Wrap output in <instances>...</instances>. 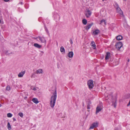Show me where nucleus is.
Wrapping results in <instances>:
<instances>
[{"label":"nucleus","mask_w":130,"mask_h":130,"mask_svg":"<svg viewBox=\"0 0 130 130\" xmlns=\"http://www.w3.org/2000/svg\"><path fill=\"white\" fill-rule=\"evenodd\" d=\"M57 98L56 89H55V92L52 96L51 97L50 104L52 107L53 108Z\"/></svg>","instance_id":"1"},{"label":"nucleus","mask_w":130,"mask_h":130,"mask_svg":"<svg viewBox=\"0 0 130 130\" xmlns=\"http://www.w3.org/2000/svg\"><path fill=\"white\" fill-rule=\"evenodd\" d=\"M87 85L89 89H92L94 86L93 81L92 80H89L87 82Z\"/></svg>","instance_id":"2"},{"label":"nucleus","mask_w":130,"mask_h":130,"mask_svg":"<svg viewBox=\"0 0 130 130\" xmlns=\"http://www.w3.org/2000/svg\"><path fill=\"white\" fill-rule=\"evenodd\" d=\"M92 13V12L89 9H86V11H85V14L87 18H89L91 16Z\"/></svg>","instance_id":"3"},{"label":"nucleus","mask_w":130,"mask_h":130,"mask_svg":"<svg viewBox=\"0 0 130 130\" xmlns=\"http://www.w3.org/2000/svg\"><path fill=\"white\" fill-rule=\"evenodd\" d=\"M115 46L116 48L119 50L121 48L122 46V44L121 42L119 41L117 43Z\"/></svg>","instance_id":"4"},{"label":"nucleus","mask_w":130,"mask_h":130,"mask_svg":"<svg viewBox=\"0 0 130 130\" xmlns=\"http://www.w3.org/2000/svg\"><path fill=\"white\" fill-rule=\"evenodd\" d=\"M103 109L102 105H99L97 106L96 108V113L101 111Z\"/></svg>","instance_id":"5"},{"label":"nucleus","mask_w":130,"mask_h":130,"mask_svg":"<svg viewBox=\"0 0 130 130\" xmlns=\"http://www.w3.org/2000/svg\"><path fill=\"white\" fill-rule=\"evenodd\" d=\"M99 123L97 122L93 123L90 126L89 129H93L94 127H97L98 126Z\"/></svg>","instance_id":"6"},{"label":"nucleus","mask_w":130,"mask_h":130,"mask_svg":"<svg viewBox=\"0 0 130 130\" xmlns=\"http://www.w3.org/2000/svg\"><path fill=\"white\" fill-rule=\"evenodd\" d=\"M37 38H39V40L42 43H45L46 42V40H45L44 37H41L39 36L37 37Z\"/></svg>","instance_id":"7"},{"label":"nucleus","mask_w":130,"mask_h":130,"mask_svg":"<svg viewBox=\"0 0 130 130\" xmlns=\"http://www.w3.org/2000/svg\"><path fill=\"white\" fill-rule=\"evenodd\" d=\"M93 25V23H92L89 24H88L86 26L84 27V28H85V29L88 30L89 29L91 28V27Z\"/></svg>","instance_id":"8"},{"label":"nucleus","mask_w":130,"mask_h":130,"mask_svg":"<svg viewBox=\"0 0 130 130\" xmlns=\"http://www.w3.org/2000/svg\"><path fill=\"white\" fill-rule=\"evenodd\" d=\"M110 56V53L109 52H107L106 53L105 55V59L106 60H107L109 59Z\"/></svg>","instance_id":"9"},{"label":"nucleus","mask_w":130,"mask_h":130,"mask_svg":"<svg viewBox=\"0 0 130 130\" xmlns=\"http://www.w3.org/2000/svg\"><path fill=\"white\" fill-rule=\"evenodd\" d=\"M116 10L117 13H119L121 15H122L123 16V12L121 10L120 8L119 7H117L116 8Z\"/></svg>","instance_id":"10"},{"label":"nucleus","mask_w":130,"mask_h":130,"mask_svg":"<svg viewBox=\"0 0 130 130\" xmlns=\"http://www.w3.org/2000/svg\"><path fill=\"white\" fill-rule=\"evenodd\" d=\"M100 32V31L98 29H97L93 31V33L95 35H98Z\"/></svg>","instance_id":"11"},{"label":"nucleus","mask_w":130,"mask_h":130,"mask_svg":"<svg viewBox=\"0 0 130 130\" xmlns=\"http://www.w3.org/2000/svg\"><path fill=\"white\" fill-rule=\"evenodd\" d=\"M90 44L91 45L93 49H95L96 48V45H95V43L94 41H92L91 43Z\"/></svg>","instance_id":"12"},{"label":"nucleus","mask_w":130,"mask_h":130,"mask_svg":"<svg viewBox=\"0 0 130 130\" xmlns=\"http://www.w3.org/2000/svg\"><path fill=\"white\" fill-rule=\"evenodd\" d=\"M25 72V71H21V72H20L18 75V76L19 77H22L24 74Z\"/></svg>","instance_id":"13"},{"label":"nucleus","mask_w":130,"mask_h":130,"mask_svg":"<svg viewBox=\"0 0 130 130\" xmlns=\"http://www.w3.org/2000/svg\"><path fill=\"white\" fill-rule=\"evenodd\" d=\"M73 52H69L68 54V57L70 58H72L73 57Z\"/></svg>","instance_id":"14"},{"label":"nucleus","mask_w":130,"mask_h":130,"mask_svg":"<svg viewBox=\"0 0 130 130\" xmlns=\"http://www.w3.org/2000/svg\"><path fill=\"white\" fill-rule=\"evenodd\" d=\"M34 46L35 47L39 48H41L42 47V46L41 45H39V44L37 43H35L34 44Z\"/></svg>","instance_id":"15"},{"label":"nucleus","mask_w":130,"mask_h":130,"mask_svg":"<svg viewBox=\"0 0 130 130\" xmlns=\"http://www.w3.org/2000/svg\"><path fill=\"white\" fill-rule=\"evenodd\" d=\"M32 101L33 102L36 104H37L39 102L38 101L37 99L36 98H33L32 99Z\"/></svg>","instance_id":"16"},{"label":"nucleus","mask_w":130,"mask_h":130,"mask_svg":"<svg viewBox=\"0 0 130 130\" xmlns=\"http://www.w3.org/2000/svg\"><path fill=\"white\" fill-rule=\"evenodd\" d=\"M122 36L121 35H119L116 37L117 39L118 40H120L122 39Z\"/></svg>","instance_id":"17"},{"label":"nucleus","mask_w":130,"mask_h":130,"mask_svg":"<svg viewBox=\"0 0 130 130\" xmlns=\"http://www.w3.org/2000/svg\"><path fill=\"white\" fill-rule=\"evenodd\" d=\"M43 71L42 69H39L36 71L37 74H39L40 73H42Z\"/></svg>","instance_id":"18"},{"label":"nucleus","mask_w":130,"mask_h":130,"mask_svg":"<svg viewBox=\"0 0 130 130\" xmlns=\"http://www.w3.org/2000/svg\"><path fill=\"white\" fill-rule=\"evenodd\" d=\"M60 50L61 52L65 53V50L63 46H62L60 47Z\"/></svg>","instance_id":"19"},{"label":"nucleus","mask_w":130,"mask_h":130,"mask_svg":"<svg viewBox=\"0 0 130 130\" xmlns=\"http://www.w3.org/2000/svg\"><path fill=\"white\" fill-rule=\"evenodd\" d=\"M83 23L84 25H86L87 23V21L85 19H83L82 20Z\"/></svg>","instance_id":"20"},{"label":"nucleus","mask_w":130,"mask_h":130,"mask_svg":"<svg viewBox=\"0 0 130 130\" xmlns=\"http://www.w3.org/2000/svg\"><path fill=\"white\" fill-rule=\"evenodd\" d=\"M104 22V24L105 25H106V22L105 20L104 19H103L102 20L100 21V24H101L102 23H103Z\"/></svg>","instance_id":"21"},{"label":"nucleus","mask_w":130,"mask_h":130,"mask_svg":"<svg viewBox=\"0 0 130 130\" xmlns=\"http://www.w3.org/2000/svg\"><path fill=\"white\" fill-rule=\"evenodd\" d=\"M7 127L8 129L9 130H10L11 128L9 122H8L7 124Z\"/></svg>","instance_id":"22"},{"label":"nucleus","mask_w":130,"mask_h":130,"mask_svg":"<svg viewBox=\"0 0 130 130\" xmlns=\"http://www.w3.org/2000/svg\"><path fill=\"white\" fill-rule=\"evenodd\" d=\"M10 90V88L9 86H7L6 87V90L9 91Z\"/></svg>","instance_id":"23"},{"label":"nucleus","mask_w":130,"mask_h":130,"mask_svg":"<svg viewBox=\"0 0 130 130\" xmlns=\"http://www.w3.org/2000/svg\"><path fill=\"white\" fill-rule=\"evenodd\" d=\"M18 115L21 118H23V115L22 113L20 112L18 113Z\"/></svg>","instance_id":"24"},{"label":"nucleus","mask_w":130,"mask_h":130,"mask_svg":"<svg viewBox=\"0 0 130 130\" xmlns=\"http://www.w3.org/2000/svg\"><path fill=\"white\" fill-rule=\"evenodd\" d=\"M12 116V115L10 113H8L7 114V116L8 117H11Z\"/></svg>","instance_id":"25"},{"label":"nucleus","mask_w":130,"mask_h":130,"mask_svg":"<svg viewBox=\"0 0 130 130\" xmlns=\"http://www.w3.org/2000/svg\"><path fill=\"white\" fill-rule=\"evenodd\" d=\"M10 52L9 53V51H6L5 53V54L7 55H9V54H10Z\"/></svg>","instance_id":"26"},{"label":"nucleus","mask_w":130,"mask_h":130,"mask_svg":"<svg viewBox=\"0 0 130 130\" xmlns=\"http://www.w3.org/2000/svg\"><path fill=\"white\" fill-rule=\"evenodd\" d=\"M90 104H88V105H87V109H90Z\"/></svg>","instance_id":"27"},{"label":"nucleus","mask_w":130,"mask_h":130,"mask_svg":"<svg viewBox=\"0 0 130 130\" xmlns=\"http://www.w3.org/2000/svg\"><path fill=\"white\" fill-rule=\"evenodd\" d=\"M45 30L46 31V32H47V34L49 33V32L48 30L47 29V28L46 27H45Z\"/></svg>","instance_id":"28"},{"label":"nucleus","mask_w":130,"mask_h":130,"mask_svg":"<svg viewBox=\"0 0 130 130\" xmlns=\"http://www.w3.org/2000/svg\"><path fill=\"white\" fill-rule=\"evenodd\" d=\"M115 7L116 8H117V7H119L117 3H116L115 4Z\"/></svg>","instance_id":"29"},{"label":"nucleus","mask_w":130,"mask_h":130,"mask_svg":"<svg viewBox=\"0 0 130 130\" xmlns=\"http://www.w3.org/2000/svg\"><path fill=\"white\" fill-rule=\"evenodd\" d=\"M70 42L71 44H73V42L71 39L70 40Z\"/></svg>","instance_id":"30"},{"label":"nucleus","mask_w":130,"mask_h":130,"mask_svg":"<svg viewBox=\"0 0 130 130\" xmlns=\"http://www.w3.org/2000/svg\"><path fill=\"white\" fill-rule=\"evenodd\" d=\"M113 106L115 108H116V102L113 104Z\"/></svg>","instance_id":"31"},{"label":"nucleus","mask_w":130,"mask_h":130,"mask_svg":"<svg viewBox=\"0 0 130 130\" xmlns=\"http://www.w3.org/2000/svg\"><path fill=\"white\" fill-rule=\"evenodd\" d=\"M13 121H15L16 120L15 118H13Z\"/></svg>","instance_id":"32"},{"label":"nucleus","mask_w":130,"mask_h":130,"mask_svg":"<svg viewBox=\"0 0 130 130\" xmlns=\"http://www.w3.org/2000/svg\"><path fill=\"white\" fill-rule=\"evenodd\" d=\"M130 105V100L129 101V102L128 103L127 105V106H129Z\"/></svg>","instance_id":"33"},{"label":"nucleus","mask_w":130,"mask_h":130,"mask_svg":"<svg viewBox=\"0 0 130 130\" xmlns=\"http://www.w3.org/2000/svg\"><path fill=\"white\" fill-rule=\"evenodd\" d=\"M33 90H34L35 91L36 90V89L35 88H34L33 89Z\"/></svg>","instance_id":"34"},{"label":"nucleus","mask_w":130,"mask_h":130,"mask_svg":"<svg viewBox=\"0 0 130 130\" xmlns=\"http://www.w3.org/2000/svg\"><path fill=\"white\" fill-rule=\"evenodd\" d=\"M9 0H4V1L5 2H8V1Z\"/></svg>","instance_id":"35"},{"label":"nucleus","mask_w":130,"mask_h":130,"mask_svg":"<svg viewBox=\"0 0 130 130\" xmlns=\"http://www.w3.org/2000/svg\"><path fill=\"white\" fill-rule=\"evenodd\" d=\"M2 12V10L1 9H0V14H1V12Z\"/></svg>","instance_id":"36"},{"label":"nucleus","mask_w":130,"mask_h":130,"mask_svg":"<svg viewBox=\"0 0 130 130\" xmlns=\"http://www.w3.org/2000/svg\"><path fill=\"white\" fill-rule=\"evenodd\" d=\"M129 59H128V60H127V61L128 62H129Z\"/></svg>","instance_id":"37"},{"label":"nucleus","mask_w":130,"mask_h":130,"mask_svg":"<svg viewBox=\"0 0 130 130\" xmlns=\"http://www.w3.org/2000/svg\"><path fill=\"white\" fill-rule=\"evenodd\" d=\"M2 23V20L0 19V23Z\"/></svg>","instance_id":"38"},{"label":"nucleus","mask_w":130,"mask_h":130,"mask_svg":"<svg viewBox=\"0 0 130 130\" xmlns=\"http://www.w3.org/2000/svg\"><path fill=\"white\" fill-rule=\"evenodd\" d=\"M2 106V105L1 104H0V107H1Z\"/></svg>","instance_id":"39"},{"label":"nucleus","mask_w":130,"mask_h":130,"mask_svg":"<svg viewBox=\"0 0 130 130\" xmlns=\"http://www.w3.org/2000/svg\"><path fill=\"white\" fill-rule=\"evenodd\" d=\"M124 1H126L127 0H123Z\"/></svg>","instance_id":"40"},{"label":"nucleus","mask_w":130,"mask_h":130,"mask_svg":"<svg viewBox=\"0 0 130 130\" xmlns=\"http://www.w3.org/2000/svg\"><path fill=\"white\" fill-rule=\"evenodd\" d=\"M32 76H31V77H32Z\"/></svg>","instance_id":"41"},{"label":"nucleus","mask_w":130,"mask_h":130,"mask_svg":"<svg viewBox=\"0 0 130 130\" xmlns=\"http://www.w3.org/2000/svg\"><path fill=\"white\" fill-rule=\"evenodd\" d=\"M102 1H104V0H102Z\"/></svg>","instance_id":"42"},{"label":"nucleus","mask_w":130,"mask_h":130,"mask_svg":"<svg viewBox=\"0 0 130 130\" xmlns=\"http://www.w3.org/2000/svg\"><path fill=\"white\" fill-rule=\"evenodd\" d=\"M27 98V97H25V98Z\"/></svg>","instance_id":"43"},{"label":"nucleus","mask_w":130,"mask_h":130,"mask_svg":"<svg viewBox=\"0 0 130 130\" xmlns=\"http://www.w3.org/2000/svg\"><path fill=\"white\" fill-rule=\"evenodd\" d=\"M27 98V97H25V98Z\"/></svg>","instance_id":"44"},{"label":"nucleus","mask_w":130,"mask_h":130,"mask_svg":"<svg viewBox=\"0 0 130 130\" xmlns=\"http://www.w3.org/2000/svg\"><path fill=\"white\" fill-rule=\"evenodd\" d=\"M27 98V97H25V98Z\"/></svg>","instance_id":"45"}]
</instances>
